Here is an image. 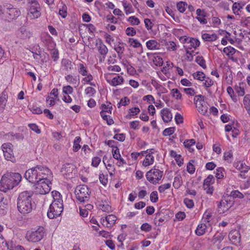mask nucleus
I'll use <instances>...</instances> for the list:
<instances>
[{"instance_id": "obj_1", "label": "nucleus", "mask_w": 250, "mask_h": 250, "mask_svg": "<svg viewBox=\"0 0 250 250\" xmlns=\"http://www.w3.org/2000/svg\"><path fill=\"white\" fill-rule=\"evenodd\" d=\"M24 177L29 182L35 183L44 180H53V174L48 167L38 165L27 170Z\"/></svg>"}, {"instance_id": "obj_2", "label": "nucleus", "mask_w": 250, "mask_h": 250, "mask_svg": "<svg viewBox=\"0 0 250 250\" xmlns=\"http://www.w3.org/2000/svg\"><path fill=\"white\" fill-rule=\"evenodd\" d=\"M22 177L18 172H7L4 174L0 180V190L4 192L12 189L21 182Z\"/></svg>"}, {"instance_id": "obj_3", "label": "nucleus", "mask_w": 250, "mask_h": 250, "mask_svg": "<svg viewBox=\"0 0 250 250\" xmlns=\"http://www.w3.org/2000/svg\"><path fill=\"white\" fill-rule=\"evenodd\" d=\"M52 180H42L41 181L33 183L35 184V191L38 194L36 195L35 198H37L38 201L42 203V200L45 199V196L51 189V181Z\"/></svg>"}, {"instance_id": "obj_4", "label": "nucleus", "mask_w": 250, "mask_h": 250, "mask_svg": "<svg viewBox=\"0 0 250 250\" xmlns=\"http://www.w3.org/2000/svg\"><path fill=\"white\" fill-rule=\"evenodd\" d=\"M163 176V170L159 169L156 166L148 171L146 174L147 180L153 185L159 184Z\"/></svg>"}, {"instance_id": "obj_5", "label": "nucleus", "mask_w": 250, "mask_h": 250, "mask_svg": "<svg viewBox=\"0 0 250 250\" xmlns=\"http://www.w3.org/2000/svg\"><path fill=\"white\" fill-rule=\"evenodd\" d=\"M41 7L37 0H28L27 15L30 19L41 16Z\"/></svg>"}, {"instance_id": "obj_6", "label": "nucleus", "mask_w": 250, "mask_h": 250, "mask_svg": "<svg viewBox=\"0 0 250 250\" xmlns=\"http://www.w3.org/2000/svg\"><path fill=\"white\" fill-rule=\"evenodd\" d=\"M75 192L77 199L81 203L88 201L90 196L89 189L85 185L77 186Z\"/></svg>"}, {"instance_id": "obj_7", "label": "nucleus", "mask_w": 250, "mask_h": 250, "mask_svg": "<svg viewBox=\"0 0 250 250\" xmlns=\"http://www.w3.org/2000/svg\"><path fill=\"white\" fill-rule=\"evenodd\" d=\"M101 111L100 115L103 119L106 121L108 125H111L114 124V121L110 115H106V113L111 114L112 110V105L110 103L107 102L106 104H103L100 106Z\"/></svg>"}, {"instance_id": "obj_8", "label": "nucleus", "mask_w": 250, "mask_h": 250, "mask_svg": "<svg viewBox=\"0 0 250 250\" xmlns=\"http://www.w3.org/2000/svg\"><path fill=\"white\" fill-rule=\"evenodd\" d=\"M44 234V229L43 227H40L37 229L28 231L26 234V237L28 241L32 242L40 241Z\"/></svg>"}, {"instance_id": "obj_9", "label": "nucleus", "mask_w": 250, "mask_h": 250, "mask_svg": "<svg viewBox=\"0 0 250 250\" xmlns=\"http://www.w3.org/2000/svg\"><path fill=\"white\" fill-rule=\"evenodd\" d=\"M194 102L198 111L201 114L206 115L208 112V107L205 101L204 96L202 95L194 97Z\"/></svg>"}, {"instance_id": "obj_10", "label": "nucleus", "mask_w": 250, "mask_h": 250, "mask_svg": "<svg viewBox=\"0 0 250 250\" xmlns=\"http://www.w3.org/2000/svg\"><path fill=\"white\" fill-rule=\"evenodd\" d=\"M36 195L33 196V192L32 191H24L21 192L18 198L17 203H35L36 201H38L37 198H35Z\"/></svg>"}, {"instance_id": "obj_11", "label": "nucleus", "mask_w": 250, "mask_h": 250, "mask_svg": "<svg viewBox=\"0 0 250 250\" xmlns=\"http://www.w3.org/2000/svg\"><path fill=\"white\" fill-rule=\"evenodd\" d=\"M63 204H50L47 212V216L53 219L60 216L63 210Z\"/></svg>"}, {"instance_id": "obj_12", "label": "nucleus", "mask_w": 250, "mask_h": 250, "mask_svg": "<svg viewBox=\"0 0 250 250\" xmlns=\"http://www.w3.org/2000/svg\"><path fill=\"white\" fill-rule=\"evenodd\" d=\"M3 11L7 15V18L13 20L18 17L21 14L20 10L10 4H6L4 6Z\"/></svg>"}, {"instance_id": "obj_13", "label": "nucleus", "mask_w": 250, "mask_h": 250, "mask_svg": "<svg viewBox=\"0 0 250 250\" xmlns=\"http://www.w3.org/2000/svg\"><path fill=\"white\" fill-rule=\"evenodd\" d=\"M63 202L61 193L56 190L51 192V194H47L42 201L43 203L51 202V203H62Z\"/></svg>"}, {"instance_id": "obj_14", "label": "nucleus", "mask_w": 250, "mask_h": 250, "mask_svg": "<svg viewBox=\"0 0 250 250\" xmlns=\"http://www.w3.org/2000/svg\"><path fill=\"white\" fill-rule=\"evenodd\" d=\"M12 147L13 146L11 143H4L1 146L5 159L8 161L14 162L15 158L14 155Z\"/></svg>"}, {"instance_id": "obj_15", "label": "nucleus", "mask_w": 250, "mask_h": 250, "mask_svg": "<svg viewBox=\"0 0 250 250\" xmlns=\"http://www.w3.org/2000/svg\"><path fill=\"white\" fill-rule=\"evenodd\" d=\"M214 182L215 178L211 174L208 175V176L204 180L203 188L207 194L210 195L212 194L214 190L212 185Z\"/></svg>"}, {"instance_id": "obj_16", "label": "nucleus", "mask_w": 250, "mask_h": 250, "mask_svg": "<svg viewBox=\"0 0 250 250\" xmlns=\"http://www.w3.org/2000/svg\"><path fill=\"white\" fill-rule=\"evenodd\" d=\"M110 73H104V77L107 82L111 86H116L122 85L124 83V79L123 77L117 75L112 79L110 78Z\"/></svg>"}, {"instance_id": "obj_17", "label": "nucleus", "mask_w": 250, "mask_h": 250, "mask_svg": "<svg viewBox=\"0 0 250 250\" xmlns=\"http://www.w3.org/2000/svg\"><path fill=\"white\" fill-rule=\"evenodd\" d=\"M149 152L145 155V157L142 162V165L145 167H148L152 165L155 161L153 154H158L159 152L155 148H150Z\"/></svg>"}, {"instance_id": "obj_18", "label": "nucleus", "mask_w": 250, "mask_h": 250, "mask_svg": "<svg viewBox=\"0 0 250 250\" xmlns=\"http://www.w3.org/2000/svg\"><path fill=\"white\" fill-rule=\"evenodd\" d=\"M41 39L49 49L55 47V43L53 41L52 37L48 33H42L41 35Z\"/></svg>"}, {"instance_id": "obj_19", "label": "nucleus", "mask_w": 250, "mask_h": 250, "mask_svg": "<svg viewBox=\"0 0 250 250\" xmlns=\"http://www.w3.org/2000/svg\"><path fill=\"white\" fill-rule=\"evenodd\" d=\"M96 46L97 49L100 54L102 56L103 60H104L106 55L108 52V49L106 45L104 43L101 39H98L96 41Z\"/></svg>"}, {"instance_id": "obj_20", "label": "nucleus", "mask_w": 250, "mask_h": 250, "mask_svg": "<svg viewBox=\"0 0 250 250\" xmlns=\"http://www.w3.org/2000/svg\"><path fill=\"white\" fill-rule=\"evenodd\" d=\"M117 220V217L113 214H110L105 218L101 219L102 224L107 228L112 227L115 223Z\"/></svg>"}, {"instance_id": "obj_21", "label": "nucleus", "mask_w": 250, "mask_h": 250, "mask_svg": "<svg viewBox=\"0 0 250 250\" xmlns=\"http://www.w3.org/2000/svg\"><path fill=\"white\" fill-rule=\"evenodd\" d=\"M229 238L232 244L237 245L240 243V234L237 230H231L229 234Z\"/></svg>"}, {"instance_id": "obj_22", "label": "nucleus", "mask_w": 250, "mask_h": 250, "mask_svg": "<svg viewBox=\"0 0 250 250\" xmlns=\"http://www.w3.org/2000/svg\"><path fill=\"white\" fill-rule=\"evenodd\" d=\"M160 114L163 122L165 123H168L172 119V114L169 108H163L160 111Z\"/></svg>"}, {"instance_id": "obj_23", "label": "nucleus", "mask_w": 250, "mask_h": 250, "mask_svg": "<svg viewBox=\"0 0 250 250\" xmlns=\"http://www.w3.org/2000/svg\"><path fill=\"white\" fill-rule=\"evenodd\" d=\"M200 42L198 39L189 37L187 45H185L184 47L186 49L195 50L200 45Z\"/></svg>"}, {"instance_id": "obj_24", "label": "nucleus", "mask_w": 250, "mask_h": 250, "mask_svg": "<svg viewBox=\"0 0 250 250\" xmlns=\"http://www.w3.org/2000/svg\"><path fill=\"white\" fill-rule=\"evenodd\" d=\"M74 170V166L70 164L64 165L62 168L61 173L66 178H70Z\"/></svg>"}, {"instance_id": "obj_25", "label": "nucleus", "mask_w": 250, "mask_h": 250, "mask_svg": "<svg viewBox=\"0 0 250 250\" xmlns=\"http://www.w3.org/2000/svg\"><path fill=\"white\" fill-rule=\"evenodd\" d=\"M196 13L197 16L196 19L201 24H206L208 21L206 19V12L205 10L198 8L196 10Z\"/></svg>"}, {"instance_id": "obj_26", "label": "nucleus", "mask_w": 250, "mask_h": 250, "mask_svg": "<svg viewBox=\"0 0 250 250\" xmlns=\"http://www.w3.org/2000/svg\"><path fill=\"white\" fill-rule=\"evenodd\" d=\"M140 111V109L139 107H132L128 109L127 113L125 117V119L128 120L137 118Z\"/></svg>"}, {"instance_id": "obj_27", "label": "nucleus", "mask_w": 250, "mask_h": 250, "mask_svg": "<svg viewBox=\"0 0 250 250\" xmlns=\"http://www.w3.org/2000/svg\"><path fill=\"white\" fill-rule=\"evenodd\" d=\"M146 46L148 50H156L160 49V44L154 39H151L147 41L146 43Z\"/></svg>"}, {"instance_id": "obj_28", "label": "nucleus", "mask_w": 250, "mask_h": 250, "mask_svg": "<svg viewBox=\"0 0 250 250\" xmlns=\"http://www.w3.org/2000/svg\"><path fill=\"white\" fill-rule=\"evenodd\" d=\"M233 166L241 172L247 173L250 169L243 161H239L233 164Z\"/></svg>"}, {"instance_id": "obj_29", "label": "nucleus", "mask_w": 250, "mask_h": 250, "mask_svg": "<svg viewBox=\"0 0 250 250\" xmlns=\"http://www.w3.org/2000/svg\"><path fill=\"white\" fill-rule=\"evenodd\" d=\"M33 208L32 204H17V208L19 211L22 214L30 212Z\"/></svg>"}, {"instance_id": "obj_30", "label": "nucleus", "mask_w": 250, "mask_h": 250, "mask_svg": "<svg viewBox=\"0 0 250 250\" xmlns=\"http://www.w3.org/2000/svg\"><path fill=\"white\" fill-rule=\"evenodd\" d=\"M214 213L210 209H207L203 214L202 221L204 223H209L214 218ZM209 226L211 225L208 224Z\"/></svg>"}, {"instance_id": "obj_31", "label": "nucleus", "mask_w": 250, "mask_h": 250, "mask_svg": "<svg viewBox=\"0 0 250 250\" xmlns=\"http://www.w3.org/2000/svg\"><path fill=\"white\" fill-rule=\"evenodd\" d=\"M76 66L78 72L81 75H86L87 72H88L86 64L83 62H81L78 63Z\"/></svg>"}, {"instance_id": "obj_32", "label": "nucleus", "mask_w": 250, "mask_h": 250, "mask_svg": "<svg viewBox=\"0 0 250 250\" xmlns=\"http://www.w3.org/2000/svg\"><path fill=\"white\" fill-rule=\"evenodd\" d=\"M84 77L82 80V82L83 84H88L91 86H95V83L93 82V76L92 75L88 72L86 75H83Z\"/></svg>"}, {"instance_id": "obj_33", "label": "nucleus", "mask_w": 250, "mask_h": 250, "mask_svg": "<svg viewBox=\"0 0 250 250\" xmlns=\"http://www.w3.org/2000/svg\"><path fill=\"white\" fill-rule=\"evenodd\" d=\"M20 33L21 38L23 40L29 39L33 36L32 32L27 30L24 27H21L20 28Z\"/></svg>"}, {"instance_id": "obj_34", "label": "nucleus", "mask_w": 250, "mask_h": 250, "mask_svg": "<svg viewBox=\"0 0 250 250\" xmlns=\"http://www.w3.org/2000/svg\"><path fill=\"white\" fill-rule=\"evenodd\" d=\"M202 38L205 41L212 42L216 41L218 37L215 33H204L202 35Z\"/></svg>"}, {"instance_id": "obj_35", "label": "nucleus", "mask_w": 250, "mask_h": 250, "mask_svg": "<svg viewBox=\"0 0 250 250\" xmlns=\"http://www.w3.org/2000/svg\"><path fill=\"white\" fill-rule=\"evenodd\" d=\"M153 221L155 225L160 226L167 221V218L164 216H161L160 214H156Z\"/></svg>"}, {"instance_id": "obj_36", "label": "nucleus", "mask_w": 250, "mask_h": 250, "mask_svg": "<svg viewBox=\"0 0 250 250\" xmlns=\"http://www.w3.org/2000/svg\"><path fill=\"white\" fill-rule=\"evenodd\" d=\"M207 226L205 223H201L198 225L195 230L196 234L198 236L203 235L206 232Z\"/></svg>"}, {"instance_id": "obj_37", "label": "nucleus", "mask_w": 250, "mask_h": 250, "mask_svg": "<svg viewBox=\"0 0 250 250\" xmlns=\"http://www.w3.org/2000/svg\"><path fill=\"white\" fill-rule=\"evenodd\" d=\"M192 76L194 80L199 82L204 81L206 76L203 72L199 71L192 73Z\"/></svg>"}, {"instance_id": "obj_38", "label": "nucleus", "mask_w": 250, "mask_h": 250, "mask_svg": "<svg viewBox=\"0 0 250 250\" xmlns=\"http://www.w3.org/2000/svg\"><path fill=\"white\" fill-rule=\"evenodd\" d=\"M231 208L230 204H219L217 211L219 214H223L229 211Z\"/></svg>"}, {"instance_id": "obj_39", "label": "nucleus", "mask_w": 250, "mask_h": 250, "mask_svg": "<svg viewBox=\"0 0 250 250\" xmlns=\"http://www.w3.org/2000/svg\"><path fill=\"white\" fill-rule=\"evenodd\" d=\"M235 52V49L231 46L226 47L223 49V53L229 58L232 57Z\"/></svg>"}, {"instance_id": "obj_40", "label": "nucleus", "mask_w": 250, "mask_h": 250, "mask_svg": "<svg viewBox=\"0 0 250 250\" xmlns=\"http://www.w3.org/2000/svg\"><path fill=\"white\" fill-rule=\"evenodd\" d=\"M202 82V85L205 87L207 91L208 90V88L214 84V81L209 77H206Z\"/></svg>"}, {"instance_id": "obj_41", "label": "nucleus", "mask_w": 250, "mask_h": 250, "mask_svg": "<svg viewBox=\"0 0 250 250\" xmlns=\"http://www.w3.org/2000/svg\"><path fill=\"white\" fill-rule=\"evenodd\" d=\"M152 55V60L156 66H160L163 65V60L160 57L156 55V54H150Z\"/></svg>"}, {"instance_id": "obj_42", "label": "nucleus", "mask_w": 250, "mask_h": 250, "mask_svg": "<svg viewBox=\"0 0 250 250\" xmlns=\"http://www.w3.org/2000/svg\"><path fill=\"white\" fill-rule=\"evenodd\" d=\"M82 139L80 136H77L75 138L73 145V151L74 152H76L81 148V146L80 145V143Z\"/></svg>"}, {"instance_id": "obj_43", "label": "nucleus", "mask_w": 250, "mask_h": 250, "mask_svg": "<svg viewBox=\"0 0 250 250\" xmlns=\"http://www.w3.org/2000/svg\"><path fill=\"white\" fill-rule=\"evenodd\" d=\"M243 83H239L238 85H236L234 87V90L239 96H243L245 94V89L243 86Z\"/></svg>"}, {"instance_id": "obj_44", "label": "nucleus", "mask_w": 250, "mask_h": 250, "mask_svg": "<svg viewBox=\"0 0 250 250\" xmlns=\"http://www.w3.org/2000/svg\"><path fill=\"white\" fill-rule=\"evenodd\" d=\"M196 143V141L193 139L186 140L184 142V145L185 147L188 148L189 151L192 152L193 149L191 148V146H194Z\"/></svg>"}, {"instance_id": "obj_45", "label": "nucleus", "mask_w": 250, "mask_h": 250, "mask_svg": "<svg viewBox=\"0 0 250 250\" xmlns=\"http://www.w3.org/2000/svg\"><path fill=\"white\" fill-rule=\"evenodd\" d=\"M128 43L130 46H132L133 48L142 47V45L141 42L136 39L129 38Z\"/></svg>"}, {"instance_id": "obj_46", "label": "nucleus", "mask_w": 250, "mask_h": 250, "mask_svg": "<svg viewBox=\"0 0 250 250\" xmlns=\"http://www.w3.org/2000/svg\"><path fill=\"white\" fill-rule=\"evenodd\" d=\"M165 46H166L167 50L169 51H175L177 48L176 43L173 41L166 42Z\"/></svg>"}, {"instance_id": "obj_47", "label": "nucleus", "mask_w": 250, "mask_h": 250, "mask_svg": "<svg viewBox=\"0 0 250 250\" xmlns=\"http://www.w3.org/2000/svg\"><path fill=\"white\" fill-rule=\"evenodd\" d=\"M195 160H191L187 165V170L190 174H193L195 171V167L193 165Z\"/></svg>"}, {"instance_id": "obj_48", "label": "nucleus", "mask_w": 250, "mask_h": 250, "mask_svg": "<svg viewBox=\"0 0 250 250\" xmlns=\"http://www.w3.org/2000/svg\"><path fill=\"white\" fill-rule=\"evenodd\" d=\"M59 14L62 18H65L67 16V7L66 5L63 4L62 6H60Z\"/></svg>"}, {"instance_id": "obj_49", "label": "nucleus", "mask_w": 250, "mask_h": 250, "mask_svg": "<svg viewBox=\"0 0 250 250\" xmlns=\"http://www.w3.org/2000/svg\"><path fill=\"white\" fill-rule=\"evenodd\" d=\"M182 179L180 175H178L174 177L173 186L175 188H179L182 184Z\"/></svg>"}, {"instance_id": "obj_50", "label": "nucleus", "mask_w": 250, "mask_h": 250, "mask_svg": "<svg viewBox=\"0 0 250 250\" xmlns=\"http://www.w3.org/2000/svg\"><path fill=\"white\" fill-rule=\"evenodd\" d=\"M98 208L103 211L106 212H112L113 210V208L109 204H100Z\"/></svg>"}, {"instance_id": "obj_51", "label": "nucleus", "mask_w": 250, "mask_h": 250, "mask_svg": "<svg viewBox=\"0 0 250 250\" xmlns=\"http://www.w3.org/2000/svg\"><path fill=\"white\" fill-rule=\"evenodd\" d=\"M241 9H242V6L241 5L240 3L234 2L233 4L232 10L235 15H238Z\"/></svg>"}, {"instance_id": "obj_52", "label": "nucleus", "mask_w": 250, "mask_h": 250, "mask_svg": "<svg viewBox=\"0 0 250 250\" xmlns=\"http://www.w3.org/2000/svg\"><path fill=\"white\" fill-rule=\"evenodd\" d=\"M195 62L203 69L207 68L206 61L202 56H197L196 58Z\"/></svg>"}, {"instance_id": "obj_53", "label": "nucleus", "mask_w": 250, "mask_h": 250, "mask_svg": "<svg viewBox=\"0 0 250 250\" xmlns=\"http://www.w3.org/2000/svg\"><path fill=\"white\" fill-rule=\"evenodd\" d=\"M115 50L119 55L124 53L125 50V44L123 42H119L118 44L115 45Z\"/></svg>"}, {"instance_id": "obj_54", "label": "nucleus", "mask_w": 250, "mask_h": 250, "mask_svg": "<svg viewBox=\"0 0 250 250\" xmlns=\"http://www.w3.org/2000/svg\"><path fill=\"white\" fill-rule=\"evenodd\" d=\"M130 100L127 97H125L122 98L120 102L117 104V105L118 108H120L122 106H126L129 104Z\"/></svg>"}, {"instance_id": "obj_55", "label": "nucleus", "mask_w": 250, "mask_h": 250, "mask_svg": "<svg viewBox=\"0 0 250 250\" xmlns=\"http://www.w3.org/2000/svg\"><path fill=\"white\" fill-rule=\"evenodd\" d=\"M127 21L132 25H138L140 23V20L134 16L129 17Z\"/></svg>"}, {"instance_id": "obj_56", "label": "nucleus", "mask_w": 250, "mask_h": 250, "mask_svg": "<svg viewBox=\"0 0 250 250\" xmlns=\"http://www.w3.org/2000/svg\"><path fill=\"white\" fill-rule=\"evenodd\" d=\"M62 65L66 70H71L73 69V64L72 62L68 59H62Z\"/></svg>"}, {"instance_id": "obj_57", "label": "nucleus", "mask_w": 250, "mask_h": 250, "mask_svg": "<svg viewBox=\"0 0 250 250\" xmlns=\"http://www.w3.org/2000/svg\"><path fill=\"white\" fill-rule=\"evenodd\" d=\"M215 177L218 179H223L224 177V168L223 167H218L216 169Z\"/></svg>"}, {"instance_id": "obj_58", "label": "nucleus", "mask_w": 250, "mask_h": 250, "mask_svg": "<svg viewBox=\"0 0 250 250\" xmlns=\"http://www.w3.org/2000/svg\"><path fill=\"white\" fill-rule=\"evenodd\" d=\"M123 6L124 11L126 15L134 13V10L131 4L124 3Z\"/></svg>"}, {"instance_id": "obj_59", "label": "nucleus", "mask_w": 250, "mask_h": 250, "mask_svg": "<svg viewBox=\"0 0 250 250\" xmlns=\"http://www.w3.org/2000/svg\"><path fill=\"white\" fill-rule=\"evenodd\" d=\"M227 92L233 102L237 101V96L235 95L234 90L231 86H228L227 88Z\"/></svg>"}, {"instance_id": "obj_60", "label": "nucleus", "mask_w": 250, "mask_h": 250, "mask_svg": "<svg viewBox=\"0 0 250 250\" xmlns=\"http://www.w3.org/2000/svg\"><path fill=\"white\" fill-rule=\"evenodd\" d=\"M170 187L171 184L170 183H165L158 187V191L160 193H165L166 190L169 189Z\"/></svg>"}, {"instance_id": "obj_61", "label": "nucleus", "mask_w": 250, "mask_h": 250, "mask_svg": "<svg viewBox=\"0 0 250 250\" xmlns=\"http://www.w3.org/2000/svg\"><path fill=\"white\" fill-rule=\"evenodd\" d=\"M171 94L172 96L176 100H181L182 98V94L180 91L177 88H173L171 90Z\"/></svg>"}, {"instance_id": "obj_62", "label": "nucleus", "mask_w": 250, "mask_h": 250, "mask_svg": "<svg viewBox=\"0 0 250 250\" xmlns=\"http://www.w3.org/2000/svg\"><path fill=\"white\" fill-rule=\"evenodd\" d=\"M65 80L69 83L76 84L77 83L76 77H74L71 74L67 75L65 77Z\"/></svg>"}, {"instance_id": "obj_63", "label": "nucleus", "mask_w": 250, "mask_h": 250, "mask_svg": "<svg viewBox=\"0 0 250 250\" xmlns=\"http://www.w3.org/2000/svg\"><path fill=\"white\" fill-rule=\"evenodd\" d=\"M188 5L186 2L180 1L177 4V8L181 13H184Z\"/></svg>"}, {"instance_id": "obj_64", "label": "nucleus", "mask_w": 250, "mask_h": 250, "mask_svg": "<svg viewBox=\"0 0 250 250\" xmlns=\"http://www.w3.org/2000/svg\"><path fill=\"white\" fill-rule=\"evenodd\" d=\"M101 162V158L99 156H95L92 158L91 166L94 167H97Z\"/></svg>"}]
</instances>
